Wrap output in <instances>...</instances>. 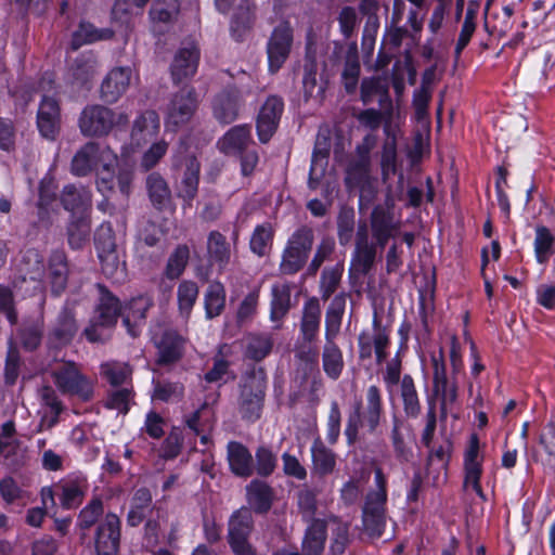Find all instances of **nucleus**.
Returning a JSON list of instances; mask_svg holds the SVG:
<instances>
[{"label":"nucleus","instance_id":"1","mask_svg":"<svg viewBox=\"0 0 555 555\" xmlns=\"http://www.w3.org/2000/svg\"><path fill=\"white\" fill-rule=\"evenodd\" d=\"M118 156L107 145L89 142L79 149L73 157L70 170L73 175L85 177L96 173V188L104 196L114 192L115 185L121 195L128 197L131 192L133 171L118 168Z\"/></svg>","mask_w":555,"mask_h":555},{"label":"nucleus","instance_id":"2","mask_svg":"<svg viewBox=\"0 0 555 555\" xmlns=\"http://www.w3.org/2000/svg\"><path fill=\"white\" fill-rule=\"evenodd\" d=\"M375 488L371 490L362 508L363 530L371 538H379L386 526L387 479L380 468L374 470Z\"/></svg>","mask_w":555,"mask_h":555},{"label":"nucleus","instance_id":"3","mask_svg":"<svg viewBox=\"0 0 555 555\" xmlns=\"http://www.w3.org/2000/svg\"><path fill=\"white\" fill-rule=\"evenodd\" d=\"M365 401L366 404L363 411L361 403H357L348 416L345 435L350 444L358 439L360 428H364L367 433L372 434L379 425L383 412L380 389L375 385H371L366 389Z\"/></svg>","mask_w":555,"mask_h":555},{"label":"nucleus","instance_id":"4","mask_svg":"<svg viewBox=\"0 0 555 555\" xmlns=\"http://www.w3.org/2000/svg\"><path fill=\"white\" fill-rule=\"evenodd\" d=\"M127 122L126 113L95 104L85 107L79 118V128L87 137H104L115 127L126 126Z\"/></svg>","mask_w":555,"mask_h":555},{"label":"nucleus","instance_id":"5","mask_svg":"<svg viewBox=\"0 0 555 555\" xmlns=\"http://www.w3.org/2000/svg\"><path fill=\"white\" fill-rule=\"evenodd\" d=\"M51 376L56 388L64 395L90 400L93 395V380L83 375L72 361L56 362L51 369Z\"/></svg>","mask_w":555,"mask_h":555},{"label":"nucleus","instance_id":"6","mask_svg":"<svg viewBox=\"0 0 555 555\" xmlns=\"http://www.w3.org/2000/svg\"><path fill=\"white\" fill-rule=\"evenodd\" d=\"M100 304L90 325L85 330L88 340L92 343L102 341L108 336V330L116 321L121 309L119 301L104 287H100Z\"/></svg>","mask_w":555,"mask_h":555},{"label":"nucleus","instance_id":"7","mask_svg":"<svg viewBox=\"0 0 555 555\" xmlns=\"http://www.w3.org/2000/svg\"><path fill=\"white\" fill-rule=\"evenodd\" d=\"M159 130L160 119L154 109L140 112L132 121L129 144L121 147V156L130 158L139 149L152 142Z\"/></svg>","mask_w":555,"mask_h":555},{"label":"nucleus","instance_id":"8","mask_svg":"<svg viewBox=\"0 0 555 555\" xmlns=\"http://www.w3.org/2000/svg\"><path fill=\"white\" fill-rule=\"evenodd\" d=\"M197 108V98L194 88L185 86L172 95L165 111V127L177 131L189 122Z\"/></svg>","mask_w":555,"mask_h":555},{"label":"nucleus","instance_id":"9","mask_svg":"<svg viewBox=\"0 0 555 555\" xmlns=\"http://www.w3.org/2000/svg\"><path fill=\"white\" fill-rule=\"evenodd\" d=\"M312 243L313 234L311 230H297L288 240L283 251L281 271L285 274H294L299 271L307 261Z\"/></svg>","mask_w":555,"mask_h":555},{"label":"nucleus","instance_id":"10","mask_svg":"<svg viewBox=\"0 0 555 555\" xmlns=\"http://www.w3.org/2000/svg\"><path fill=\"white\" fill-rule=\"evenodd\" d=\"M483 452L477 434H472L463 454L464 466V486L470 488L479 498L485 500V494L480 485L482 476Z\"/></svg>","mask_w":555,"mask_h":555},{"label":"nucleus","instance_id":"11","mask_svg":"<svg viewBox=\"0 0 555 555\" xmlns=\"http://www.w3.org/2000/svg\"><path fill=\"white\" fill-rule=\"evenodd\" d=\"M293 27L286 21L274 27L267 43L270 73H276L287 60L293 46Z\"/></svg>","mask_w":555,"mask_h":555},{"label":"nucleus","instance_id":"12","mask_svg":"<svg viewBox=\"0 0 555 555\" xmlns=\"http://www.w3.org/2000/svg\"><path fill=\"white\" fill-rule=\"evenodd\" d=\"M152 340L160 363H172L182 357L184 339L176 331L156 325L152 330Z\"/></svg>","mask_w":555,"mask_h":555},{"label":"nucleus","instance_id":"13","mask_svg":"<svg viewBox=\"0 0 555 555\" xmlns=\"http://www.w3.org/2000/svg\"><path fill=\"white\" fill-rule=\"evenodd\" d=\"M134 78L130 66L112 68L101 83V98L107 103L117 102L126 93Z\"/></svg>","mask_w":555,"mask_h":555},{"label":"nucleus","instance_id":"14","mask_svg":"<svg viewBox=\"0 0 555 555\" xmlns=\"http://www.w3.org/2000/svg\"><path fill=\"white\" fill-rule=\"evenodd\" d=\"M263 396V380L256 376L247 377L242 386L240 399V412L244 418L255 421L260 416Z\"/></svg>","mask_w":555,"mask_h":555},{"label":"nucleus","instance_id":"15","mask_svg":"<svg viewBox=\"0 0 555 555\" xmlns=\"http://www.w3.org/2000/svg\"><path fill=\"white\" fill-rule=\"evenodd\" d=\"M389 330L382 326L377 315L373 318V335L370 336L365 332L359 336V352L362 359L372 356V344L377 363H382L387 358V348L389 346Z\"/></svg>","mask_w":555,"mask_h":555},{"label":"nucleus","instance_id":"16","mask_svg":"<svg viewBox=\"0 0 555 555\" xmlns=\"http://www.w3.org/2000/svg\"><path fill=\"white\" fill-rule=\"evenodd\" d=\"M283 109L282 99L275 95L269 96L261 106L256 127L258 138L262 143H267L275 132Z\"/></svg>","mask_w":555,"mask_h":555},{"label":"nucleus","instance_id":"17","mask_svg":"<svg viewBox=\"0 0 555 555\" xmlns=\"http://www.w3.org/2000/svg\"><path fill=\"white\" fill-rule=\"evenodd\" d=\"M199 50L194 42L182 46L175 54L170 66L171 76L175 82L193 77L197 70Z\"/></svg>","mask_w":555,"mask_h":555},{"label":"nucleus","instance_id":"18","mask_svg":"<svg viewBox=\"0 0 555 555\" xmlns=\"http://www.w3.org/2000/svg\"><path fill=\"white\" fill-rule=\"evenodd\" d=\"M119 518L107 514L99 525L95 538V550L99 555H115L119 546Z\"/></svg>","mask_w":555,"mask_h":555},{"label":"nucleus","instance_id":"19","mask_svg":"<svg viewBox=\"0 0 555 555\" xmlns=\"http://www.w3.org/2000/svg\"><path fill=\"white\" fill-rule=\"evenodd\" d=\"M153 306V298L149 295H140L131 298L122 308V323L130 336L137 337L140 326L145 320L146 311Z\"/></svg>","mask_w":555,"mask_h":555},{"label":"nucleus","instance_id":"20","mask_svg":"<svg viewBox=\"0 0 555 555\" xmlns=\"http://www.w3.org/2000/svg\"><path fill=\"white\" fill-rule=\"evenodd\" d=\"M37 126L46 139L56 138L60 129V108L53 98L43 96L38 109Z\"/></svg>","mask_w":555,"mask_h":555},{"label":"nucleus","instance_id":"21","mask_svg":"<svg viewBox=\"0 0 555 555\" xmlns=\"http://www.w3.org/2000/svg\"><path fill=\"white\" fill-rule=\"evenodd\" d=\"M398 125L392 122V112L385 113L384 132L386 140L383 145L382 153V171L383 176L387 178L389 175L395 173L397 164V134Z\"/></svg>","mask_w":555,"mask_h":555},{"label":"nucleus","instance_id":"22","mask_svg":"<svg viewBox=\"0 0 555 555\" xmlns=\"http://www.w3.org/2000/svg\"><path fill=\"white\" fill-rule=\"evenodd\" d=\"M310 451L312 477L324 478L335 470L336 454L320 438L313 441Z\"/></svg>","mask_w":555,"mask_h":555},{"label":"nucleus","instance_id":"23","mask_svg":"<svg viewBox=\"0 0 555 555\" xmlns=\"http://www.w3.org/2000/svg\"><path fill=\"white\" fill-rule=\"evenodd\" d=\"M199 163L193 156L188 157L184 171L178 186V196L184 201V208L191 206L195 198L199 183Z\"/></svg>","mask_w":555,"mask_h":555},{"label":"nucleus","instance_id":"24","mask_svg":"<svg viewBox=\"0 0 555 555\" xmlns=\"http://www.w3.org/2000/svg\"><path fill=\"white\" fill-rule=\"evenodd\" d=\"M42 269L43 263L38 251H26L22 259V268L20 269L22 273L21 285L16 284L15 287L20 291L25 289L26 292L29 289V286H31L34 291L40 289L39 278Z\"/></svg>","mask_w":555,"mask_h":555},{"label":"nucleus","instance_id":"25","mask_svg":"<svg viewBox=\"0 0 555 555\" xmlns=\"http://www.w3.org/2000/svg\"><path fill=\"white\" fill-rule=\"evenodd\" d=\"M228 462L235 476L247 478L254 473L253 456L249 450L240 442L228 443Z\"/></svg>","mask_w":555,"mask_h":555},{"label":"nucleus","instance_id":"26","mask_svg":"<svg viewBox=\"0 0 555 555\" xmlns=\"http://www.w3.org/2000/svg\"><path fill=\"white\" fill-rule=\"evenodd\" d=\"M251 142L250 127L240 125L232 127L218 141L219 150L227 155L241 154Z\"/></svg>","mask_w":555,"mask_h":555},{"label":"nucleus","instance_id":"27","mask_svg":"<svg viewBox=\"0 0 555 555\" xmlns=\"http://www.w3.org/2000/svg\"><path fill=\"white\" fill-rule=\"evenodd\" d=\"M241 103L237 91H223L214 101V116L222 124H231L238 115Z\"/></svg>","mask_w":555,"mask_h":555},{"label":"nucleus","instance_id":"28","mask_svg":"<svg viewBox=\"0 0 555 555\" xmlns=\"http://www.w3.org/2000/svg\"><path fill=\"white\" fill-rule=\"evenodd\" d=\"M99 70V61L91 51L81 53L73 63L68 72V78L73 83L86 85Z\"/></svg>","mask_w":555,"mask_h":555},{"label":"nucleus","instance_id":"29","mask_svg":"<svg viewBox=\"0 0 555 555\" xmlns=\"http://www.w3.org/2000/svg\"><path fill=\"white\" fill-rule=\"evenodd\" d=\"M256 5L253 0H240L235 8L230 29L235 40H241L254 24Z\"/></svg>","mask_w":555,"mask_h":555},{"label":"nucleus","instance_id":"30","mask_svg":"<svg viewBox=\"0 0 555 555\" xmlns=\"http://www.w3.org/2000/svg\"><path fill=\"white\" fill-rule=\"evenodd\" d=\"M270 320L275 328L281 327L282 320L291 308V287L286 283H276L271 288Z\"/></svg>","mask_w":555,"mask_h":555},{"label":"nucleus","instance_id":"31","mask_svg":"<svg viewBox=\"0 0 555 555\" xmlns=\"http://www.w3.org/2000/svg\"><path fill=\"white\" fill-rule=\"evenodd\" d=\"M398 229L399 223L389 211L383 208L374 209L372 214V231L377 245L383 248Z\"/></svg>","mask_w":555,"mask_h":555},{"label":"nucleus","instance_id":"32","mask_svg":"<svg viewBox=\"0 0 555 555\" xmlns=\"http://www.w3.org/2000/svg\"><path fill=\"white\" fill-rule=\"evenodd\" d=\"M321 321V307L317 298H309L302 310L300 332L307 343L314 340L319 333Z\"/></svg>","mask_w":555,"mask_h":555},{"label":"nucleus","instance_id":"33","mask_svg":"<svg viewBox=\"0 0 555 555\" xmlns=\"http://www.w3.org/2000/svg\"><path fill=\"white\" fill-rule=\"evenodd\" d=\"M91 203V194L86 188L66 185L62 192V204L66 210L83 216Z\"/></svg>","mask_w":555,"mask_h":555},{"label":"nucleus","instance_id":"34","mask_svg":"<svg viewBox=\"0 0 555 555\" xmlns=\"http://www.w3.org/2000/svg\"><path fill=\"white\" fill-rule=\"evenodd\" d=\"M207 253L211 264L217 266L219 270L224 269L231 258L230 245L224 235L217 231L210 232L207 241Z\"/></svg>","mask_w":555,"mask_h":555},{"label":"nucleus","instance_id":"35","mask_svg":"<svg viewBox=\"0 0 555 555\" xmlns=\"http://www.w3.org/2000/svg\"><path fill=\"white\" fill-rule=\"evenodd\" d=\"M322 366L327 377L338 379L343 373L345 362L343 351L336 341L324 343L322 350Z\"/></svg>","mask_w":555,"mask_h":555},{"label":"nucleus","instance_id":"36","mask_svg":"<svg viewBox=\"0 0 555 555\" xmlns=\"http://www.w3.org/2000/svg\"><path fill=\"white\" fill-rule=\"evenodd\" d=\"M112 36L113 31L108 28L98 29L90 23L80 22L78 28L72 35L70 47L73 50H77L83 44L106 40Z\"/></svg>","mask_w":555,"mask_h":555},{"label":"nucleus","instance_id":"37","mask_svg":"<svg viewBox=\"0 0 555 555\" xmlns=\"http://www.w3.org/2000/svg\"><path fill=\"white\" fill-rule=\"evenodd\" d=\"M68 267L63 251H54L49 261V279L52 292L55 295L62 293L67 284Z\"/></svg>","mask_w":555,"mask_h":555},{"label":"nucleus","instance_id":"38","mask_svg":"<svg viewBox=\"0 0 555 555\" xmlns=\"http://www.w3.org/2000/svg\"><path fill=\"white\" fill-rule=\"evenodd\" d=\"M146 188L152 204L157 209H165L171 204V192L166 180L157 172L146 179Z\"/></svg>","mask_w":555,"mask_h":555},{"label":"nucleus","instance_id":"39","mask_svg":"<svg viewBox=\"0 0 555 555\" xmlns=\"http://www.w3.org/2000/svg\"><path fill=\"white\" fill-rule=\"evenodd\" d=\"M376 247L369 243L367 228L365 224L359 225L356 240V260L363 272L371 269L375 261Z\"/></svg>","mask_w":555,"mask_h":555},{"label":"nucleus","instance_id":"40","mask_svg":"<svg viewBox=\"0 0 555 555\" xmlns=\"http://www.w3.org/2000/svg\"><path fill=\"white\" fill-rule=\"evenodd\" d=\"M249 505L258 513H264L271 507L272 491L260 480H253L246 488Z\"/></svg>","mask_w":555,"mask_h":555},{"label":"nucleus","instance_id":"41","mask_svg":"<svg viewBox=\"0 0 555 555\" xmlns=\"http://www.w3.org/2000/svg\"><path fill=\"white\" fill-rule=\"evenodd\" d=\"M325 539V525L320 520L313 521L308 527L302 540V551L305 555H320L323 552Z\"/></svg>","mask_w":555,"mask_h":555},{"label":"nucleus","instance_id":"42","mask_svg":"<svg viewBox=\"0 0 555 555\" xmlns=\"http://www.w3.org/2000/svg\"><path fill=\"white\" fill-rule=\"evenodd\" d=\"M204 302L207 319L221 314L225 306L224 286L218 281L211 282L205 292Z\"/></svg>","mask_w":555,"mask_h":555},{"label":"nucleus","instance_id":"43","mask_svg":"<svg viewBox=\"0 0 555 555\" xmlns=\"http://www.w3.org/2000/svg\"><path fill=\"white\" fill-rule=\"evenodd\" d=\"M87 489L88 485L83 478H77L64 482L62 486V494L60 496L62 506L65 508L77 507L82 502Z\"/></svg>","mask_w":555,"mask_h":555},{"label":"nucleus","instance_id":"44","mask_svg":"<svg viewBox=\"0 0 555 555\" xmlns=\"http://www.w3.org/2000/svg\"><path fill=\"white\" fill-rule=\"evenodd\" d=\"M555 237L551 231L544 225L535 228V237L533 242L534 256L539 263L543 264L548 261L554 254Z\"/></svg>","mask_w":555,"mask_h":555},{"label":"nucleus","instance_id":"45","mask_svg":"<svg viewBox=\"0 0 555 555\" xmlns=\"http://www.w3.org/2000/svg\"><path fill=\"white\" fill-rule=\"evenodd\" d=\"M253 529V517L247 508L235 512L229 520L228 540L249 538Z\"/></svg>","mask_w":555,"mask_h":555},{"label":"nucleus","instance_id":"46","mask_svg":"<svg viewBox=\"0 0 555 555\" xmlns=\"http://www.w3.org/2000/svg\"><path fill=\"white\" fill-rule=\"evenodd\" d=\"M272 347L273 338L270 334L251 335L247 339L246 357L255 361H261L271 352Z\"/></svg>","mask_w":555,"mask_h":555},{"label":"nucleus","instance_id":"47","mask_svg":"<svg viewBox=\"0 0 555 555\" xmlns=\"http://www.w3.org/2000/svg\"><path fill=\"white\" fill-rule=\"evenodd\" d=\"M198 296V286L195 282L184 280L177 289L178 306L180 314L189 318Z\"/></svg>","mask_w":555,"mask_h":555},{"label":"nucleus","instance_id":"48","mask_svg":"<svg viewBox=\"0 0 555 555\" xmlns=\"http://www.w3.org/2000/svg\"><path fill=\"white\" fill-rule=\"evenodd\" d=\"M401 397L405 414L416 417L420 414L421 405L414 382L409 375L403 376L401 380Z\"/></svg>","mask_w":555,"mask_h":555},{"label":"nucleus","instance_id":"49","mask_svg":"<svg viewBox=\"0 0 555 555\" xmlns=\"http://www.w3.org/2000/svg\"><path fill=\"white\" fill-rule=\"evenodd\" d=\"M273 229L270 223L257 225L250 238V249L258 256H264L271 247Z\"/></svg>","mask_w":555,"mask_h":555},{"label":"nucleus","instance_id":"50","mask_svg":"<svg viewBox=\"0 0 555 555\" xmlns=\"http://www.w3.org/2000/svg\"><path fill=\"white\" fill-rule=\"evenodd\" d=\"M190 257V250L188 246L180 245L169 256L165 274L168 279H178L184 271Z\"/></svg>","mask_w":555,"mask_h":555},{"label":"nucleus","instance_id":"51","mask_svg":"<svg viewBox=\"0 0 555 555\" xmlns=\"http://www.w3.org/2000/svg\"><path fill=\"white\" fill-rule=\"evenodd\" d=\"M131 374L128 364L122 362H106L101 365V375L113 386L124 384Z\"/></svg>","mask_w":555,"mask_h":555},{"label":"nucleus","instance_id":"52","mask_svg":"<svg viewBox=\"0 0 555 555\" xmlns=\"http://www.w3.org/2000/svg\"><path fill=\"white\" fill-rule=\"evenodd\" d=\"M376 95H379L380 98L388 96L387 81L380 77L363 79L361 83V100L363 103H371Z\"/></svg>","mask_w":555,"mask_h":555},{"label":"nucleus","instance_id":"53","mask_svg":"<svg viewBox=\"0 0 555 555\" xmlns=\"http://www.w3.org/2000/svg\"><path fill=\"white\" fill-rule=\"evenodd\" d=\"M167 151L168 142L166 140L159 139L152 142L141 156L140 167L145 171L154 168L166 155Z\"/></svg>","mask_w":555,"mask_h":555},{"label":"nucleus","instance_id":"54","mask_svg":"<svg viewBox=\"0 0 555 555\" xmlns=\"http://www.w3.org/2000/svg\"><path fill=\"white\" fill-rule=\"evenodd\" d=\"M259 301V287L250 291L241 301L236 311V320L244 324L253 319L257 312Z\"/></svg>","mask_w":555,"mask_h":555},{"label":"nucleus","instance_id":"55","mask_svg":"<svg viewBox=\"0 0 555 555\" xmlns=\"http://www.w3.org/2000/svg\"><path fill=\"white\" fill-rule=\"evenodd\" d=\"M90 234V225L85 216L78 218L77 222L70 223L68 228V242L75 248H81L88 241Z\"/></svg>","mask_w":555,"mask_h":555},{"label":"nucleus","instance_id":"56","mask_svg":"<svg viewBox=\"0 0 555 555\" xmlns=\"http://www.w3.org/2000/svg\"><path fill=\"white\" fill-rule=\"evenodd\" d=\"M327 165V152L314 151L311 159V167L309 172L308 185L310 189L315 190L324 176L325 167Z\"/></svg>","mask_w":555,"mask_h":555},{"label":"nucleus","instance_id":"57","mask_svg":"<svg viewBox=\"0 0 555 555\" xmlns=\"http://www.w3.org/2000/svg\"><path fill=\"white\" fill-rule=\"evenodd\" d=\"M98 257L101 262L102 272L106 276H108L111 279H115V280H119L120 278H122L125 269H124V264L119 260V257H118V254L116 250L105 253V254H100V255H98Z\"/></svg>","mask_w":555,"mask_h":555},{"label":"nucleus","instance_id":"58","mask_svg":"<svg viewBox=\"0 0 555 555\" xmlns=\"http://www.w3.org/2000/svg\"><path fill=\"white\" fill-rule=\"evenodd\" d=\"M150 0H117L113 7V16L118 21H126L129 15L139 14Z\"/></svg>","mask_w":555,"mask_h":555},{"label":"nucleus","instance_id":"59","mask_svg":"<svg viewBox=\"0 0 555 555\" xmlns=\"http://www.w3.org/2000/svg\"><path fill=\"white\" fill-rule=\"evenodd\" d=\"M434 391L441 400V408L447 410L457 398L456 385L447 378L434 382Z\"/></svg>","mask_w":555,"mask_h":555},{"label":"nucleus","instance_id":"60","mask_svg":"<svg viewBox=\"0 0 555 555\" xmlns=\"http://www.w3.org/2000/svg\"><path fill=\"white\" fill-rule=\"evenodd\" d=\"M354 229V212L351 209H343L337 218L338 238L341 245L350 243Z\"/></svg>","mask_w":555,"mask_h":555},{"label":"nucleus","instance_id":"61","mask_svg":"<svg viewBox=\"0 0 555 555\" xmlns=\"http://www.w3.org/2000/svg\"><path fill=\"white\" fill-rule=\"evenodd\" d=\"M360 74V63L356 53L347 55L343 72V80L347 92H353L358 85Z\"/></svg>","mask_w":555,"mask_h":555},{"label":"nucleus","instance_id":"62","mask_svg":"<svg viewBox=\"0 0 555 555\" xmlns=\"http://www.w3.org/2000/svg\"><path fill=\"white\" fill-rule=\"evenodd\" d=\"M178 10L176 0H156L150 11L154 22L167 23L176 15Z\"/></svg>","mask_w":555,"mask_h":555},{"label":"nucleus","instance_id":"63","mask_svg":"<svg viewBox=\"0 0 555 555\" xmlns=\"http://www.w3.org/2000/svg\"><path fill=\"white\" fill-rule=\"evenodd\" d=\"M182 393L183 387L178 383H157L154 386L152 399L170 402L180 399Z\"/></svg>","mask_w":555,"mask_h":555},{"label":"nucleus","instance_id":"64","mask_svg":"<svg viewBox=\"0 0 555 555\" xmlns=\"http://www.w3.org/2000/svg\"><path fill=\"white\" fill-rule=\"evenodd\" d=\"M276 466V456L267 447H260L256 451V469L260 476L271 475Z\"/></svg>","mask_w":555,"mask_h":555}]
</instances>
